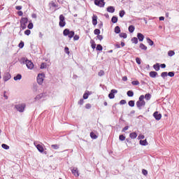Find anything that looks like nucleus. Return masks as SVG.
<instances>
[{"label":"nucleus","instance_id":"052dcab7","mask_svg":"<svg viewBox=\"0 0 179 179\" xmlns=\"http://www.w3.org/2000/svg\"><path fill=\"white\" fill-rule=\"evenodd\" d=\"M64 52H66V54H69V48L65 47L64 48Z\"/></svg>","mask_w":179,"mask_h":179},{"label":"nucleus","instance_id":"dca6fc26","mask_svg":"<svg viewBox=\"0 0 179 179\" xmlns=\"http://www.w3.org/2000/svg\"><path fill=\"white\" fill-rule=\"evenodd\" d=\"M28 22L29 19L27 17H22L20 21V24H27Z\"/></svg>","mask_w":179,"mask_h":179},{"label":"nucleus","instance_id":"69168bd1","mask_svg":"<svg viewBox=\"0 0 179 179\" xmlns=\"http://www.w3.org/2000/svg\"><path fill=\"white\" fill-rule=\"evenodd\" d=\"M22 8V6H15V9L17 10H21Z\"/></svg>","mask_w":179,"mask_h":179},{"label":"nucleus","instance_id":"412c9836","mask_svg":"<svg viewBox=\"0 0 179 179\" xmlns=\"http://www.w3.org/2000/svg\"><path fill=\"white\" fill-rule=\"evenodd\" d=\"M136 136H138L136 132H133L129 134V138H131V139H136Z\"/></svg>","mask_w":179,"mask_h":179},{"label":"nucleus","instance_id":"680f3d73","mask_svg":"<svg viewBox=\"0 0 179 179\" xmlns=\"http://www.w3.org/2000/svg\"><path fill=\"white\" fill-rule=\"evenodd\" d=\"M83 103H85L83 99H80V101H78V104H80V106L83 105Z\"/></svg>","mask_w":179,"mask_h":179},{"label":"nucleus","instance_id":"7ed1b4c3","mask_svg":"<svg viewBox=\"0 0 179 179\" xmlns=\"http://www.w3.org/2000/svg\"><path fill=\"white\" fill-rule=\"evenodd\" d=\"M34 144L40 153H43V155L48 154L47 151H44V145L38 144L37 141H34Z\"/></svg>","mask_w":179,"mask_h":179},{"label":"nucleus","instance_id":"473e14b6","mask_svg":"<svg viewBox=\"0 0 179 179\" xmlns=\"http://www.w3.org/2000/svg\"><path fill=\"white\" fill-rule=\"evenodd\" d=\"M96 51H103V46L101 44L96 45Z\"/></svg>","mask_w":179,"mask_h":179},{"label":"nucleus","instance_id":"c756f323","mask_svg":"<svg viewBox=\"0 0 179 179\" xmlns=\"http://www.w3.org/2000/svg\"><path fill=\"white\" fill-rule=\"evenodd\" d=\"M140 145L142 146H146V145H148V141L146 140H141Z\"/></svg>","mask_w":179,"mask_h":179},{"label":"nucleus","instance_id":"7c9ffc66","mask_svg":"<svg viewBox=\"0 0 179 179\" xmlns=\"http://www.w3.org/2000/svg\"><path fill=\"white\" fill-rule=\"evenodd\" d=\"M129 107H135V101L131 100L128 102Z\"/></svg>","mask_w":179,"mask_h":179},{"label":"nucleus","instance_id":"a878e982","mask_svg":"<svg viewBox=\"0 0 179 179\" xmlns=\"http://www.w3.org/2000/svg\"><path fill=\"white\" fill-rule=\"evenodd\" d=\"M90 94V92L87 91V92H85V93L83 94V99H84V100H87V99H89Z\"/></svg>","mask_w":179,"mask_h":179},{"label":"nucleus","instance_id":"f03ea898","mask_svg":"<svg viewBox=\"0 0 179 179\" xmlns=\"http://www.w3.org/2000/svg\"><path fill=\"white\" fill-rule=\"evenodd\" d=\"M20 62V64H25L28 69H33V68H34V64L31 62V61L27 59L26 57H22Z\"/></svg>","mask_w":179,"mask_h":179},{"label":"nucleus","instance_id":"8fccbe9b","mask_svg":"<svg viewBox=\"0 0 179 179\" xmlns=\"http://www.w3.org/2000/svg\"><path fill=\"white\" fill-rule=\"evenodd\" d=\"M31 33V31H30L29 29H27L24 31V34L26 36H30Z\"/></svg>","mask_w":179,"mask_h":179},{"label":"nucleus","instance_id":"aec40b11","mask_svg":"<svg viewBox=\"0 0 179 179\" xmlns=\"http://www.w3.org/2000/svg\"><path fill=\"white\" fill-rule=\"evenodd\" d=\"M153 68L155 71H157V72L160 71V64L157 63V64H154Z\"/></svg>","mask_w":179,"mask_h":179},{"label":"nucleus","instance_id":"774afa93","mask_svg":"<svg viewBox=\"0 0 179 179\" xmlns=\"http://www.w3.org/2000/svg\"><path fill=\"white\" fill-rule=\"evenodd\" d=\"M98 27H99V29L103 27V22H101L98 24Z\"/></svg>","mask_w":179,"mask_h":179},{"label":"nucleus","instance_id":"c9c22d12","mask_svg":"<svg viewBox=\"0 0 179 179\" xmlns=\"http://www.w3.org/2000/svg\"><path fill=\"white\" fill-rule=\"evenodd\" d=\"M22 79V75L17 74L16 76L14 77V80H20Z\"/></svg>","mask_w":179,"mask_h":179},{"label":"nucleus","instance_id":"4c0bfd02","mask_svg":"<svg viewBox=\"0 0 179 179\" xmlns=\"http://www.w3.org/2000/svg\"><path fill=\"white\" fill-rule=\"evenodd\" d=\"M52 149H54L55 150H57V149L59 148V145L57 144H53L51 145Z\"/></svg>","mask_w":179,"mask_h":179},{"label":"nucleus","instance_id":"a18cd8bd","mask_svg":"<svg viewBox=\"0 0 179 179\" xmlns=\"http://www.w3.org/2000/svg\"><path fill=\"white\" fill-rule=\"evenodd\" d=\"M174 75H176V73H174V71H170L168 73V76H170V78L174 77Z\"/></svg>","mask_w":179,"mask_h":179},{"label":"nucleus","instance_id":"de8ad7c7","mask_svg":"<svg viewBox=\"0 0 179 179\" xmlns=\"http://www.w3.org/2000/svg\"><path fill=\"white\" fill-rule=\"evenodd\" d=\"M27 27H28V29H29V30H31V29H33V27H34L33 22H29V24H28V26H27Z\"/></svg>","mask_w":179,"mask_h":179},{"label":"nucleus","instance_id":"1a4fd4ad","mask_svg":"<svg viewBox=\"0 0 179 179\" xmlns=\"http://www.w3.org/2000/svg\"><path fill=\"white\" fill-rule=\"evenodd\" d=\"M116 93H118V90H114V89L111 90L110 92L108 94L109 99H114L115 97V94H116Z\"/></svg>","mask_w":179,"mask_h":179},{"label":"nucleus","instance_id":"f8f14e48","mask_svg":"<svg viewBox=\"0 0 179 179\" xmlns=\"http://www.w3.org/2000/svg\"><path fill=\"white\" fill-rule=\"evenodd\" d=\"M49 6H52V8H55V12L58 10L59 8H58V5L54 2V1H52L50 3H49Z\"/></svg>","mask_w":179,"mask_h":179},{"label":"nucleus","instance_id":"6e6552de","mask_svg":"<svg viewBox=\"0 0 179 179\" xmlns=\"http://www.w3.org/2000/svg\"><path fill=\"white\" fill-rule=\"evenodd\" d=\"M146 106V102L145 101H137L136 106L138 110H142V107H145Z\"/></svg>","mask_w":179,"mask_h":179},{"label":"nucleus","instance_id":"2f4dec72","mask_svg":"<svg viewBox=\"0 0 179 179\" xmlns=\"http://www.w3.org/2000/svg\"><path fill=\"white\" fill-rule=\"evenodd\" d=\"M90 136L92 138V139H97L98 136L97 135H96V134H94V132L92 131L90 133Z\"/></svg>","mask_w":179,"mask_h":179},{"label":"nucleus","instance_id":"5701e85b","mask_svg":"<svg viewBox=\"0 0 179 179\" xmlns=\"http://www.w3.org/2000/svg\"><path fill=\"white\" fill-rule=\"evenodd\" d=\"M115 33L116 34H120L121 33V28H120L119 26H116V27H115Z\"/></svg>","mask_w":179,"mask_h":179},{"label":"nucleus","instance_id":"37998d69","mask_svg":"<svg viewBox=\"0 0 179 179\" xmlns=\"http://www.w3.org/2000/svg\"><path fill=\"white\" fill-rule=\"evenodd\" d=\"M161 76L163 79H165L166 76H168V73L167 72H162L161 73Z\"/></svg>","mask_w":179,"mask_h":179},{"label":"nucleus","instance_id":"f3484780","mask_svg":"<svg viewBox=\"0 0 179 179\" xmlns=\"http://www.w3.org/2000/svg\"><path fill=\"white\" fill-rule=\"evenodd\" d=\"M137 38H138V41H143V40L145 38V36H143V34H142L141 33H138Z\"/></svg>","mask_w":179,"mask_h":179},{"label":"nucleus","instance_id":"a211bd4d","mask_svg":"<svg viewBox=\"0 0 179 179\" xmlns=\"http://www.w3.org/2000/svg\"><path fill=\"white\" fill-rule=\"evenodd\" d=\"M92 24L94 26H96L97 24V16L94 14L92 16Z\"/></svg>","mask_w":179,"mask_h":179},{"label":"nucleus","instance_id":"4d7b16f0","mask_svg":"<svg viewBox=\"0 0 179 179\" xmlns=\"http://www.w3.org/2000/svg\"><path fill=\"white\" fill-rule=\"evenodd\" d=\"M85 108H87V110H90V108H92V105L90 103H87L85 105Z\"/></svg>","mask_w":179,"mask_h":179},{"label":"nucleus","instance_id":"09e8293b","mask_svg":"<svg viewBox=\"0 0 179 179\" xmlns=\"http://www.w3.org/2000/svg\"><path fill=\"white\" fill-rule=\"evenodd\" d=\"M18 47L20 48H23L24 47V42L22 41L19 43Z\"/></svg>","mask_w":179,"mask_h":179},{"label":"nucleus","instance_id":"0eeeda50","mask_svg":"<svg viewBox=\"0 0 179 179\" xmlns=\"http://www.w3.org/2000/svg\"><path fill=\"white\" fill-rule=\"evenodd\" d=\"M45 76L44 73H39L37 76V82L38 85H43V83L44 82V77Z\"/></svg>","mask_w":179,"mask_h":179},{"label":"nucleus","instance_id":"ddd939ff","mask_svg":"<svg viewBox=\"0 0 179 179\" xmlns=\"http://www.w3.org/2000/svg\"><path fill=\"white\" fill-rule=\"evenodd\" d=\"M71 173L75 177H79V171H78V168H73L71 169Z\"/></svg>","mask_w":179,"mask_h":179},{"label":"nucleus","instance_id":"4be33fe9","mask_svg":"<svg viewBox=\"0 0 179 179\" xmlns=\"http://www.w3.org/2000/svg\"><path fill=\"white\" fill-rule=\"evenodd\" d=\"M139 48H141V50H143V51H146V50H148V47L143 43L140 44Z\"/></svg>","mask_w":179,"mask_h":179},{"label":"nucleus","instance_id":"4468645a","mask_svg":"<svg viewBox=\"0 0 179 179\" xmlns=\"http://www.w3.org/2000/svg\"><path fill=\"white\" fill-rule=\"evenodd\" d=\"M106 10L109 13H114L115 12V8L114 6H110L106 8Z\"/></svg>","mask_w":179,"mask_h":179},{"label":"nucleus","instance_id":"49530a36","mask_svg":"<svg viewBox=\"0 0 179 179\" xmlns=\"http://www.w3.org/2000/svg\"><path fill=\"white\" fill-rule=\"evenodd\" d=\"M131 85H133V86H138V85H139V81L134 80L131 82Z\"/></svg>","mask_w":179,"mask_h":179},{"label":"nucleus","instance_id":"338daca9","mask_svg":"<svg viewBox=\"0 0 179 179\" xmlns=\"http://www.w3.org/2000/svg\"><path fill=\"white\" fill-rule=\"evenodd\" d=\"M17 15H18V16H23V11H22V10L18 11Z\"/></svg>","mask_w":179,"mask_h":179},{"label":"nucleus","instance_id":"13d9d810","mask_svg":"<svg viewBox=\"0 0 179 179\" xmlns=\"http://www.w3.org/2000/svg\"><path fill=\"white\" fill-rule=\"evenodd\" d=\"M142 174H143V176H148V171L146 169H143Z\"/></svg>","mask_w":179,"mask_h":179},{"label":"nucleus","instance_id":"0e129e2a","mask_svg":"<svg viewBox=\"0 0 179 179\" xmlns=\"http://www.w3.org/2000/svg\"><path fill=\"white\" fill-rule=\"evenodd\" d=\"M98 40H99L100 41H101V40H103V36L102 35H98L96 36Z\"/></svg>","mask_w":179,"mask_h":179},{"label":"nucleus","instance_id":"864d4df0","mask_svg":"<svg viewBox=\"0 0 179 179\" xmlns=\"http://www.w3.org/2000/svg\"><path fill=\"white\" fill-rule=\"evenodd\" d=\"M99 76H104V71L100 70L99 72L98 73Z\"/></svg>","mask_w":179,"mask_h":179},{"label":"nucleus","instance_id":"e433bc0d","mask_svg":"<svg viewBox=\"0 0 179 179\" xmlns=\"http://www.w3.org/2000/svg\"><path fill=\"white\" fill-rule=\"evenodd\" d=\"M119 36L121 38H127V33H120Z\"/></svg>","mask_w":179,"mask_h":179},{"label":"nucleus","instance_id":"cd10ccee","mask_svg":"<svg viewBox=\"0 0 179 179\" xmlns=\"http://www.w3.org/2000/svg\"><path fill=\"white\" fill-rule=\"evenodd\" d=\"M127 94L128 97H134V91L129 90V91H127Z\"/></svg>","mask_w":179,"mask_h":179},{"label":"nucleus","instance_id":"423d86ee","mask_svg":"<svg viewBox=\"0 0 179 179\" xmlns=\"http://www.w3.org/2000/svg\"><path fill=\"white\" fill-rule=\"evenodd\" d=\"M94 5L99 6V8H104L106 2L104 0H94Z\"/></svg>","mask_w":179,"mask_h":179},{"label":"nucleus","instance_id":"39448f33","mask_svg":"<svg viewBox=\"0 0 179 179\" xmlns=\"http://www.w3.org/2000/svg\"><path fill=\"white\" fill-rule=\"evenodd\" d=\"M15 108L19 111V113H23L26 108V103H19L15 106Z\"/></svg>","mask_w":179,"mask_h":179},{"label":"nucleus","instance_id":"6e6d98bb","mask_svg":"<svg viewBox=\"0 0 179 179\" xmlns=\"http://www.w3.org/2000/svg\"><path fill=\"white\" fill-rule=\"evenodd\" d=\"M20 27L22 30L26 29L27 25L26 24H20Z\"/></svg>","mask_w":179,"mask_h":179},{"label":"nucleus","instance_id":"72a5a7b5","mask_svg":"<svg viewBox=\"0 0 179 179\" xmlns=\"http://www.w3.org/2000/svg\"><path fill=\"white\" fill-rule=\"evenodd\" d=\"M90 43H91V47L92 50H94V48H96V43L93 41V39H92L90 41Z\"/></svg>","mask_w":179,"mask_h":179},{"label":"nucleus","instance_id":"20e7f679","mask_svg":"<svg viewBox=\"0 0 179 179\" xmlns=\"http://www.w3.org/2000/svg\"><path fill=\"white\" fill-rule=\"evenodd\" d=\"M59 27H65L66 25V22L65 21V16L64 15H59Z\"/></svg>","mask_w":179,"mask_h":179},{"label":"nucleus","instance_id":"2eb2a0df","mask_svg":"<svg viewBox=\"0 0 179 179\" xmlns=\"http://www.w3.org/2000/svg\"><path fill=\"white\" fill-rule=\"evenodd\" d=\"M43 97H45V93H42L40 94H38L35 98V101H37V100H41V99H43Z\"/></svg>","mask_w":179,"mask_h":179},{"label":"nucleus","instance_id":"bb28decb","mask_svg":"<svg viewBox=\"0 0 179 179\" xmlns=\"http://www.w3.org/2000/svg\"><path fill=\"white\" fill-rule=\"evenodd\" d=\"M129 33H134V31H135V27L134 25H130L129 27Z\"/></svg>","mask_w":179,"mask_h":179},{"label":"nucleus","instance_id":"f704fd0d","mask_svg":"<svg viewBox=\"0 0 179 179\" xmlns=\"http://www.w3.org/2000/svg\"><path fill=\"white\" fill-rule=\"evenodd\" d=\"M124 15H125V10H121L119 12V16H120V17H124Z\"/></svg>","mask_w":179,"mask_h":179},{"label":"nucleus","instance_id":"79ce46f5","mask_svg":"<svg viewBox=\"0 0 179 179\" xmlns=\"http://www.w3.org/2000/svg\"><path fill=\"white\" fill-rule=\"evenodd\" d=\"M1 148H3V149H5V150H8L9 149V145L5 144V143H3L1 145Z\"/></svg>","mask_w":179,"mask_h":179},{"label":"nucleus","instance_id":"e2e57ef3","mask_svg":"<svg viewBox=\"0 0 179 179\" xmlns=\"http://www.w3.org/2000/svg\"><path fill=\"white\" fill-rule=\"evenodd\" d=\"M120 104H127V101L124 100V99H122V100L120 101Z\"/></svg>","mask_w":179,"mask_h":179},{"label":"nucleus","instance_id":"ea45409f","mask_svg":"<svg viewBox=\"0 0 179 179\" xmlns=\"http://www.w3.org/2000/svg\"><path fill=\"white\" fill-rule=\"evenodd\" d=\"M176 52H174V50H169L168 52V55L169 57H173V55H175Z\"/></svg>","mask_w":179,"mask_h":179},{"label":"nucleus","instance_id":"6ab92c4d","mask_svg":"<svg viewBox=\"0 0 179 179\" xmlns=\"http://www.w3.org/2000/svg\"><path fill=\"white\" fill-rule=\"evenodd\" d=\"M149 75L150 78H156V76H157L158 73L156 71H150Z\"/></svg>","mask_w":179,"mask_h":179},{"label":"nucleus","instance_id":"603ef678","mask_svg":"<svg viewBox=\"0 0 179 179\" xmlns=\"http://www.w3.org/2000/svg\"><path fill=\"white\" fill-rule=\"evenodd\" d=\"M136 64H138V65H141V58L136 57Z\"/></svg>","mask_w":179,"mask_h":179},{"label":"nucleus","instance_id":"c85d7f7f","mask_svg":"<svg viewBox=\"0 0 179 179\" xmlns=\"http://www.w3.org/2000/svg\"><path fill=\"white\" fill-rule=\"evenodd\" d=\"M144 99H145V100H150L152 99V94H150V93L146 94L144 96Z\"/></svg>","mask_w":179,"mask_h":179},{"label":"nucleus","instance_id":"f257e3e1","mask_svg":"<svg viewBox=\"0 0 179 179\" xmlns=\"http://www.w3.org/2000/svg\"><path fill=\"white\" fill-rule=\"evenodd\" d=\"M63 36L65 37L68 36L69 38H73L74 41H78V40L80 38L78 35H75L74 31H70L69 29H65L63 31Z\"/></svg>","mask_w":179,"mask_h":179},{"label":"nucleus","instance_id":"9b49d317","mask_svg":"<svg viewBox=\"0 0 179 179\" xmlns=\"http://www.w3.org/2000/svg\"><path fill=\"white\" fill-rule=\"evenodd\" d=\"M10 78H12V76H10V73L7 72V73H4L3 79L4 82H8V80H9L10 79Z\"/></svg>","mask_w":179,"mask_h":179},{"label":"nucleus","instance_id":"bf43d9fd","mask_svg":"<svg viewBox=\"0 0 179 179\" xmlns=\"http://www.w3.org/2000/svg\"><path fill=\"white\" fill-rule=\"evenodd\" d=\"M128 129H129V126H125V127L122 129V132H125V131H128Z\"/></svg>","mask_w":179,"mask_h":179},{"label":"nucleus","instance_id":"b1692460","mask_svg":"<svg viewBox=\"0 0 179 179\" xmlns=\"http://www.w3.org/2000/svg\"><path fill=\"white\" fill-rule=\"evenodd\" d=\"M147 43L148 44H149V45H155V42H153V41H152V39H150V38H147Z\"/></svg>","mask_w":179,"mask_h":179},{"label":"nucleus","instance_id":"9d476101","mask_svg":"<svg viewBox=\"0 0 179 179\" xmlns=\"http://www.w3.org/2000/svg\"><path fill=\"white\" fill-rule=\"evenodd\" d=\"M153 117L157 121H160L162 120V113H159V111H155L153 113Z\"/></svg>","mask_w":179,"mask_h":179},{"label":"nucleus","instance_id":"c03bdc74","mask_svg":"<svg viewBox=\"0 0 179 179\" xmlns=\"http://www.w3.org/2000/svg\"><path fill=\"white\" fill-rule=\"evenodd\" d=\"M45 68H47V63H41V69H45Z\"/></svg>","mask_w":179,"mask_h":179},{"label":"nucleus","instance_id":"a19ab883","mask_svg":"<svg viewBox=\"0 0 179 179\" xmlns=\"http://www.w3.org/2000/svg\"><path fill=\"white\" fill-rule=\"evenodd\" d=\"M131 43L134 44H138V38L134 37L131 38Z\"/></svg>","mask_w":179,"mask_h":179},{"label":"nucleus","instance_id":"393cba45","mask_svg":"<svg viewBox=\"0 0 179 179\" xmlns=\"http://www.w3.org/2000/svg\"><path fill=\"white\" fill-rule=\"evenodd\" d=\"M112 23H117L118 22V17L113 15L111 18Z\"/></svg>","mask_w":179,"mask_h":179},{"label":"nucleus","instance_id":"5fc2aeb1","mask_svg":"<svg viewBox=\"0 0 179 179\" xmlns=\"http://www.w3.org/2000/svg\"><path fill=\"white\" fill-rule=\"evenodd\" d=\"M144 99H145V96L141 95L138 98V101H145V100H143Z\"/></svg>","mask_w":179,"mask_h":179},{"label":"nucleus","instance_id":"58836bf2","mask_svg":"<svg viewBox=\"0 0 179 179\" xmlns=\"http://www.w3.org/2000/svg\"><path fill=\"white\" fill-rule=\"evenodd\" d=\"M94 34H95V36L100 35V29H95L94 30Z\"/></svg>","mask_w":179,"mask_h":179},{"label":"nucleus","instance_id":"3c124183","mask_svg":"<svg viewBox=\"0 0 179 179\" xmlns=\"http://www.w3.org/2000/svg\"><path fill=\"white\" fill-rule=\"evenodd\" d=\"M119 139L120 141H125V136H124L123 134H121L119 136Z\"/></svg>","mask_w":179,"mask_h":179}]
</instances>
